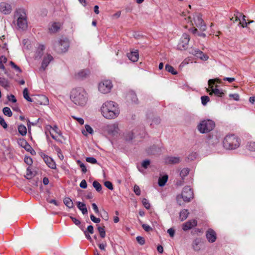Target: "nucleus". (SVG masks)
<instances>
[{
  "instance_id": "obj_52",
  "label": "nucleus",
  "mask_w": 255,
  "mask_h": 255,
  "mask_svg": "<svg viewBox=\"0 0 255 255\" xmlns=\"http://www.w3.org/2000/svg\"><path fill=\"white\" fill-rule=\"evenodd\" d=\"M133 191L136 195L139 196L140 194V189L138 186L135 185L133 187Z\"/></svg>"
},
{
  "instance_id": "obj_61",
  "label": "nucleus",
  "mask_w": 255,
  "mask_h": 255,
  "mask_svg": "<svg viewBox=\"0 0 255 255\" xmlns=\"http://www.w3.org/2000/svg\"><path fill=\"white\" fill-rule=\"evenodd\" d=\"M229 97L230 98H233L236 101H239V95L238 94H230Z\"/></svg>"
},
{
  "instance_id": "obj_27",
  "label": "nucleus",
  "mask_w": 255,
  "mask_h": 255,
  "mask_svg": "<svg viewBox=\"0 0 255 255\" xmlns=\"http://www.w3.org/2000/svg\"><path fill=\"white\" fill-rule=\"evenodd\" d=\"M189 215V212L187 209H183L181 210L179 214V218L181 221L186 220Z\"/></svg>"
},
{
  "instance_id": "obj_37",
  "label": "nucleus",
  "mask_w": 255,
  "mask_h": 255,
  "mask_svg": "<svg viewBox=\"0 0 255 255\" xmlns=\"http://www.w3.org/2000/svg\"><path fill=\"white\" fill-rule=\"evenodd\" d=\"M2 112L5 116H6L8 117H10L12 115V112L10 108L8 107H4L2 110Z\"/></svg>"
},
{
  "instance_id": "obj_31",
  "label": "nucleus",
  "mask_w": 255,
  "mask_h": 255,
  "mask_svg": "<svg viewBox=\"0 0 255 255\" xmlns=\"http://www.w3.org/2000/svg\"><path fill=\"white\" fill-rule=\"evenodd\" d=\"M159 149L155 145H153L147 150L148 154H155L158 152Z\"/></svg>"
},
{
  "instance_id": "obj_33",
  "label": "nucleus",
  "mask_w": 255,
  "mask_h": 255,
  "mask_svg": "<svg viewBox=\"0 0 255 255\" xmlns=\"http://www.w3.org/2000/svg\"><path fill=\"white\" fill-rule=\"evenodd\" d=\"M128 98L130 99L133 103H137L138 99L135 93L133 92H131L128 95Z\"/></svg>"
},
{
  "instance_id": "obj_34",
  "label": "nucleus",
  "mask_w": 255,
  "mask_h": 255,
  "mask_svg": "<svg viewBox=\"0 0 255 255\" xmlns=\"http://www.w3.org/2000/svg\"><path fill=\"white\" fill-rule=\"evenodd\" d=\"M23 96L25 100H26L27 101L30 102H32L33 98H31L28 96V92L27 88H25V89H24V90L23 91Z\"/></svg>"
},
{
  "instance_id": "obj_36",
  "label": "nucleus",
  "mask_w": 255,
  "mask_h": 255,
  "mask_svg": "<svg viewBox=\"0 0 255 255\" xmlns=\"http://www.w3.org/2000/svg\"><path fill=\"white\" fill-rule=\"evenodd\" d=\"M76 162L77 164L80 167L82 173H85L87 171V170L85 164L80 160H77Z\"/></svg>"
},
{
  "instance_id": "obj_63",
  "label": "nucleus",
  "mask_w": 255,
  "mask_h": 255,
  "mask_svg": "<svg viewBox=\"0 0 255 255\" xmlns=\"http://www.w3.org/2000/svg\"><path fill=\"white\" fill-rule=\"evenodd\" d=\"M167 233L171 237H173L175 235V230L173 228H170L167 230Z\"/></svg>"
},
{
  "instance_id": "obj_14",
  "label": "nucleus",
  "mask_w": 255,
  "mask_h": 255,
  "mask_svg": "<svg viewBox=\"0 0 255 255\" xmlns=\"http://www.w3.org/2000/svg\"><path fill=\"white\" fill-rule=\"evenodd\" d=\"M0 11L4 14H8L12 11V6L9 3L2 2L0 3Z\"/></svg>"
},
{
  "instance_id": "obj_58",
  "label": "nucleus",
  "mask_w": 255,
  "mask_h": 255,
  "mask_svg": "<svg viewBox=\"0 0 255 255\" xmlns=\"http://www.w3.org/2000/svg\"><path fill=\"white\" fill-rule=\"evenodd\" d=\"M142 227L146 232H149L152 230L151 227L147 224H143Z\"/></svg>"
},
{
  "instance_id": "obj_17",
  "label": "nucleus",
  "mask_w": 255,
  "mask_h": 255,
  "mask_svg": "<svg viewBox=\"0 0 255 255\" xmlns=\"http://www.w3.org/2000/svg\"><path fill=\"white\" fill-rule=\"evenodd\" d=\"M206 238L210 243H214L216 241L217 239L216 233V232L212 229H209L206 232Z\"/></svg>"
},
{
  "instance_id": "obj_23",
  "label": "nucleus",
  "mask_w": 255,
  "mask_h": 255,
  "mask_svg": "<svg viewBox=\"0 0 255 255\" xmlns=\"http://www.w3.org/2000/svg\"><path fill=\"white\" fill-rule=\"evenodd\" d=\"M61 26L59 22H54L51 26L49 28V30L51 33H55L59 30Z\"/></svg>"
},
{
  "instance_id": "obj_12",
  "label": "nucleus",
  "mask_w": 255,
  "mask_h": 255,
  "mask_svg": "<svg viewBox=\"0 0 255 255\" xmlns=\"http://www.w3.org/2000/svg\"><path fill=\"white\" fill-rule=\"evenodd\" d=\"M194 20L196 26L201 30L205 31L206 30V25L200 14H196L194 17Z\"/></svg>"
},
{
  "instance_id": "obj_15",
  "label": "nucleus",
  "mask_w": 255,
  "mask_h": 255,
  "mask_svg": "<svg viewBox=\"0 0 255 255\" xmlns=\"http://www.w3.org/2000/svg\"><path fill=\"white\" fill-rule=\"evenodd\" d=\"M235 16V21H239L240 24H241L243 27H246L248 25V23L246 20V16L243 15L242 13L237 12L234 14Z\"/></svg>"
},
{
  "instance_id": "obj_55",
  "label": "nucleus",
  "mask_w": 255,
  "mask_h": 255,
  "mask_svg": "<svg viewBox=\"0 0 255 255\" xmlns=\"http://www.w3.org/2000/svg\"><path fill=\"white\" fill-rule=\"evenodd\" d=\"M91 220L95 223H99L100 222V219L96 218L93 214L90 215Z\"/></svg>"
},
{
  "instance_id": "obj_22",
  "label": "nucleus",
  "mask_w": 255,
  "mask_h": 255,
  "mask_svg": "<svg viewBox=\"0 0 255 255\" xmlns=\"http://www.w3.org/2000/svg\"><path fill=\"white\" fill-rule=\"evenodd\" d=\"M127 56L128 59L132 62H136L139 58L138 52L137 50L135 51H131L127 54Z\"/></svg>"
},
{
  "instance_id": "obj_2",
  "label": "nucleus",
  "mask_w": 255,
  "mask_h": 255,
  "mask_svg": "<svg viewBox=\"0 0 255 255\" xmlns=\"http://www.w3.org/2000/svg\"><path fill=\"white\" fill-rule=\"evenodd\" d=\"M70 98L76 105L83 106L87 101V93L82 88L74 89L71 93Z\"/></svg>"
},
{
  "instance_id": "obj_48",
  "label": "nucleus",
  "mask_w": 255,
  "mask_h": 255,
  "mask_svg": "<svg viewBox=\"0 0 255 255\" xmlns=\"http://www.w3.org/2000/svg\"><path fill=\"white\" fill-rule=\"evenodd\" d=\"M18 144L22 147H24L28 142L23 138H20L18 140Z\"/></svg>"
},
{
  "instance_id": "obj_35",
  "label": "nucleus",
  "mask_w": 255,
  "mask_h": 255,
  "mask_svg": "<svg viewBox=\"0 0 255 255\" xmlns=\"http://www.w3.org/2000/svg\"><path fill=\"white\" fill-rule=\"evenodd\" d=\"M165 69L168 72L171 73L173 75H176L177 74V71L174 69V68L171 65L166 64L165 65Z\"/></svg>"
},
{
  "instance_id": "obj_41",
  "label": "nucleus",
  "mask_w": 255,
  "mask_h": 255,
  "mask_svg": "<svg viewBox=\"0 0 255 255\" xmlns=\"http://www.w3.org/2000/svg\"><path fill=\"white\" fill-rule=\"evenodd\" d=\"M247 147L251 151H255V142L251 141L248 142Z\"/></svg>"
},
{
  "instance_id": "obj_13",
  "label": "nucleus",
  "mask_w": 255,
  "mask_h": 255,
  "mask_svg": "<svg viewBox=\"0 0 255 255\" xmlns=\"http://www.w3.org/2000/svg\"><path fill=\"white\" fill-rule=\"evenodd\" d=\"M106 130L109 134L115 135L119 130L118 125L117 123L107 125L105 127Z\"/></svg>"
},
{
  "instance_id": "obj_60",
  "label": "nucleus",
  "mask_w": 255,
  "mask_h": 255,
  "mask_svg": "<svg viewBox=\"0 0 255 255\" xmlns=\"http://www.w3.org/2000/svg\"><path fill=\"white\" fill-rule=\"evenodd\" d=\"M80 187L82 188L85 189L87 187V182L85 180L83 179L80 184Z\"/></svg>"
},
{
  "instance_id": "obj_56",
  "label": "nucleus",
  "mask_w": 255,
  "mask_h": 255,
  "mask_svg": "<svg viewBox=\"0 0 255 255\" xmlns=\"http://www.w3.org/2000/svg\"><path fill=\"white\" fill-rule=\"evenodd\" d=\"M0 125L4 128H6L7 125L3 118L0 117Z\"/></svg>"
},
{
  "instance_id": "obj_29",
  "label": "nucleus",
  "mask_w": 255,
  "mask_h": 255,
  "mask_svg": "<svg viewBox=\"0 0 255 255\" xmlns=\"http://www.w3.org/2000/svg\"><path fill=\"white\" fill-rule=\"evenodd\" d=\"M193 248L195 251H199L201 246V241L200 239H197L194 241Z\"/></svg>"
},
{
  "instance_id": "obj_10",
  "label": "nucleus",
  "mask_w": 255,
  "mask_h": 255,
  "mask_svg": "<svg viewBox=\"0 0 255 255\" xmlns=\"http://www.w3.org/2000/svg\"><path fill=\"white\" fill-rule=\"evenodd\" d=\"M189 40V35L187 33H183L180 39V42L178 44V49L181 50L186 49L188 47Z\"/></svg>"
},
{
  "instance_id": "obj_16",
  "label": "nucleus",
  "mask_w": 255,
  "mask_h": 255,
  "mask_svg": "<svg viewBox=\"0 0 255 255\" xmlns=\"http://www.w3.org/2000/svg\"><path fill=\"white\" fill-rule=\"evenodd\" d=\"M41 157L43 158L44 162L49 167L51 168V169L56 168V164L52 158L45 154H42Z\"/></svg>"
},
{
  "instance_id": "obj_54",
  "label": "nucleus",
  "mask_w": 255,
  "mask_h": 255,
  "mask_svg": "<svg viewBox=\"0 0 255 255\" xmlns=\"http://www.w3.org/2000/svg\"><path fill=\"white\" fill-rule=\"evenodd\" d=\"M150 160H145L142 161L141 163L142 166L144 168H147L148 166L150 164Z\"/></svg>"
},
{
  "instance_id": "obj_7",
  "label": "nucleus",
  "mask_w": 255,
  "mask_h": 255,
  "mask_svg": "<svg viewBox=\"0 0 255 255\" xmlns=\"http://www.w3.org/2000/svg\"><path fill=\"white\" fill-rule=\"evenodd\" d=\"M113 87L110 80H105L99 83L98 86L99 91L103 94H107L110 92Z\"/></svg>"
},
{
  "instance_id": "obj_38",
  "label": "nucleus",
  "mask_w": 255,
  "mask_h": 255,
  "mask_svg": "<svg viewBox=\"0 0 255 255\" xmlns=\"http://www.w3.org/2000/svg\"><path fill=\"white\" fill-rule=\"evenodd\" d=\"M196 57L203 60H207L208 59V57L200 50L198 51Z\"/></svg>"
},
{
  "instance_id": "obj_39",
  "label": "nucleus",
  "mask_w": 255,
  "mask_h": 255,
  "mask_svg": "<svg viewBox=\"0 0 255 255\" xmlns=\"http://www.w3.org/2000/svg\"><path fill=\"white\" fill-rule=\"evenodd\" d=\"M190 169L188 168H185L183 169L180 173V175L181 178L183 179L185 176H186L189 173Z\"/></svg>"
},
{
  "instance_id": "obj_6",
  "label": "nucleus",
  "mask_w": 255,
  "mask_h": 255,
  "mask_svg": "<svg viewBox=\"0 0 255 255\" xmlns=\"http://www.w3.org/2000/svg\"><path fill=\"white\" fill-rule=\"evenodd\" d=\"M17 17V25L18 28L25 30L27 27V22L26 13L23 10L17 11L15 14Z\"/></svg>"
},
{
  "instance_id": "obj_20",
  "label": "nucleus",
  "mask_w": 255,
  "mask_h": 255,
  "mask_svg": "<svg viewBox=\"0 0 255 255\" xmlns=\"http://www.w3.org/2000/svg\"><path fill=\"white\" fill-rule=\"evenodd\" d=\"M181 160L179 157L168 156L165 158V162L167 164H175L180 162Z\"/></svg>"
},
{
  "instance_id": "obj_11",
  "label": "nucleus",
  "mask_w": 255,
  "mask_h": 255,
  "mask_svg": "<svg viewBox=\"0 0 255 255\" xmlns=\"http://www.w3.org/2000/svg\"><path fill=\"white\" fill-rule=\"evenodd\" d=\"M215 84V80L213 79H210L208 81V85L210 88L212 89L211 92L210 93V95L214 94L215 95L219 97H223L224 95V92L221 89L217 88V86H216L215 88H213V86Z\"/></svg>"
},
{
  "instance_id": "obj_21",
  "label": "nucleus",
  "mask_w": 255,
  "mask_h": 255,
  "mask_svg": "<svg viewBox=\"0 0 255 255\" xmlns=\"http://www.w3.org/2000/svg\"><path fill=\"white\" fill-rule=\"evenodd\" d=\"M90 71L88 69L81 70L76 74V77L79 79H84L90 75Z\"/></svg>"
},
{
  "instance_id": "obj_40",
  "label": "nucleus",
  "mask_w": 255,
  "mask_h": 255,
  "mask_svg": "<svg viewBox=\"0 0 255 255\" xmlns=\"http://www.w3.org/2000/svg\"><path fill=\"white\" fill-rule=\"evenodd\" d=\"M93 186L95 188L97 192H100L102 190L101 185L97 181H94L93 182Z\"/></svg>"
},
{
  "instance_id": "obj_24",
  "label": "nucleus",
  "mask_w": 255,
  "mask_h": 255,
  "mask_svg": "<svg viewBox=\"0 0 255 255\" xmlns=\"http://www.w3.org/2000/svg\"><path fill=\"white\" fill-rule=\"evenodd\" d=\"M123 137L126 141H130L134 137L133 132L132 131H127L124 133Z\"/></svg>"
},
{
  "instance_id": "obj_25",
  "label": "nucleus",
  "mask_w": 255,
  "mask_h": 255,
  "mask_svg": "<svg viewBox=\"0 0 255 255\" xmlns=\"http://www.w3.org/2000/svg\"><path fill=\"white\" fill-rule=\"evenodd\" d=\"M77 206L78 208L81 211L83 214H86L87 213L88 211L86 207L85 204L81 202H77Z\"/></svg>"
},
{
  "instance_id": "obj_8",
  "label": "nucleus",
  "mask_w": 255,
  "mask_h": 255,
  "mask_svg": "<svg viewBox=\"0 0 255 255\" xmlns=\"http://www.w3.org/2000/svg\"><path fill=\"white\" fill-rule=\"evenodd\" d=\"M58 52H65L68 50L69 42L67 39H60L55 46Z\"/></svg>"
},
{
  "instance_id": "obj_42",
  "label": "nucleus",
  "mask_w": 255,
  "mask_h": 255,
  "mask_svg": "<svg viewBox=\"0 0 255 255\" xmlns=\"http://www.w3.org/2000/svg\"><path fill=\"white\" fill-rule=\"evenodd\" d=\"M98 230L99 232L100 237L102 238H105L106 236V232H105V231L104 229V227H101L99 226L98 227Z\"/></svg>"
},
{
  "instance_id": "obj_19",
  "label": "nucleus",
  "mask_w": 255,
  "mask_h": 255,
  "mask_svg": "<svg viewBox=\"0 0 255 255\" xmlns=\"http://www.w3.org/2000/svg\"><path fill=\"white\" fill-rule=\"evenodd\" d=\"M53 59V57L50 54H47L46 56H45L42 60L40 69L43 71L45 70Z\"/></svg>"
},
{
  "instance_id": "obj_51",
  "label": "nucleus",
  "mask_w": 255,
  "mask_h": 255,
  "mask_svg": "<svg viewBox=\"0 0 255 255\" xmlns=\"http://www.w3.org/2000/svg\"><path fill=\"white\" fill-rule=\"evenodd\" d=\"M136 241L141 245H143L145 243V240L144 238L140 236L136 237Z\"/></svg>"
},
{
  "instance_id": "obj_5",
  "label": "nucleus",
  "mask_w": 255,
  "mask_h": 255,
  "mask_svg": "<svg viewBox=\"0 0 255 255\" xmlns=\"http://www.w3.org/2000/svg\"><path fill=\"white\" fill-rule=\"evenodd\" d=\"M193 198V192L192 189L189 186H185L184 187L182 194L177 196V201L178 203L181 205L182 203L181 199H183L185 202H190V200Z\"/></svg>"
},
{
  "instance_id": "obj_45",
  "label": "nucleus",
  "mask_w": 255,
  "mask_h": 255,
  "mask_svg": "<svg viewBox=\"0 0 255 255\" xmlns=\"http://www.w3.org/2000/svg\"><path fill=\"white\" fill-rule=\"evenodd\" d=\"M86 161L92 164H96L97 163L96 159L93 157H88L86 158Z\"/></svg>"
},
{
  "instance_id": "obj_44",
  "label": "nucleus",
  "mask_w": 255,
  "mask_h": 255,
  "mask_svg": "<svg viewBox=\"0 0 255 255\" xmlns=\"http://www.w3.org/2000/svg\"><path fill=\"white\" fill-rule=\"evenodd\" d=\"M201 102H202V104L205 106L207 104V103L210 100V98L208 96H202L201 98Z\"/></svg>"
},
{
  "instance_id": "obj_47",
  "label": "nucleus",
  "mask_w": 255,
  "mask_h": 255,
  "mask_svg": "<svg viewBox=\"0 0 255 255\" xmlns=\"http://www.w3.org/2000/svg\"><path fill=\"white\" fill-rule=\"evenodd\" d=\"M32 177V172L31 171V169L29 167H28L26 169V175L25 176V177L27 179H30Z\"/></svg>"
},
{
  "instance_id": "obj_59",
  "label": "nucleus",
  "mask_w": 255,
  "mask_h": 255,
  "mask_svg": "<svg viewBox=\"0 0 255 255\" xmlns=\"http://www.w3.org/2000/svg\"><path fill=\"white\" fill-rule=\"evenodd\" d=\"M85 128L87 132L90 134H92L93 132V130L92 128L89 125H86L85 126Z\"/></svg>"
},
{
  "instance_id": "obj_64",
  "label": "nucleus",
  "mask_w": 255,
  "mask_h": 255,
  "mask_svg": "<svg viewBox=\"0 0 255 255\" xmlns=\"http://www.w3.org/2000/svg\"><path fill=\"white\" fill-rule=\"evenodd\" d=\"M70 218L76 225L78 226L80 225L81 222L79 220L73 217H70Z\"/></svg>"
},
{
  "instance_id": "obj_1",
  "label": "nucleus",
  "mask_w": 255,
  "mask_h": 255,
  "mask_svg": "<svg viewBox=\"0 0 255 255\" xmlns=\"http://www.w3.org/2000/svg\"><path fill=\"white\" fill-rule=\"evenodd\" d=\"M101 111L102 115L107 119H115L120 114L118 105L111 101L104 103L101 108Z\"/></svg>"
},
{
  "instance_id": "obj_18",
  "label": "nucleus",
  "mask_w": 255,
  "mask_h": 255,
  "mask_svg": "<svg viewBox=\"0 0 255 255\" xmlns=\"http://www.w3.org/2000/svg\"><path fill=\"white\" fill-rule=\"evenodd\" d=\"M197 225V222L196 220H191L185 223L182 225V229L184 231H187L192 228L196 226Z\"/></svg>"
},
{
  "instance_id": "obj_3",
  "label": "nucleus",
  "mask_w": 255,
  "mask_h": 255,
  "mask_svg": "<svg viewBox=\"0 0 255 255\" xmlns=\"http://www.w3.org/2000/svg\"><path fill=\"white\" fill-rule=\"evenodd\" d=\"M240 139L234 134L227 135L223 141V145L227 149H235L240 145Z\"/></svg>"
},
{
  "instance_id": "obj_50",
  "label": "nucleus",
  "mask_w": 255,
  "mask_h": 255,
  "mask_svg": "<svg viewBox=\"0 0 255 255\" xmlns=\"http://www.w3.org/2000/svg\"><path fill=\"white\" fill-rule=\"evenodd\" d=\"M105 186L110 190H112L113 189V184L111 182L107 181L104 183Z\"/></svg>"
},
{
  "instance_id": "obj_30",
  "label": "nucleus",
  "mask_w": 255,
  "mask_h": 255,
  "mask_svg": "<svg viewBox=\"0 0 255 255\" xmlns=\"http://www.w3.org/2000/svg\"><path fill=\"white\" fill-rule=\"evenodd\" d=\"M0 85L5 89H7L9 87L8 81L1 77H0Z\"/></svg>"
},
{
  "instance_id": "obj_9",
  "label": "nucleus",
  "mask_w": 255,
  "mask_h": 255,
  "mask_svg": "<svg viewBox=\"0 0 255 255\" xmlns=\"http://www.w3.org/2000/svg\"><path fill=\"white\" fill-rule=\"evenodd\" d=\"M32 102L36 105H47L49 104V100L44 95H37L34 96Z\"/></svg>"
},
{
  "instance_id": "obj_43",
  "label": "nucleus",
  "mask_w": 255,
  "mask_h": 255,
  "mask_svg": "<svg viewBox=\"0 0 255 255\" xmlns=\"http://www.w3.org/2000/svg\"><path fill=\"white\" fill-rule=\"evenodd\" d=\"M45 49V46L43 45H40L37 49V56L41 57L43 54V50Z\"/></svg>"
},
{
  "instance_id": "obj_62",
  "label": "nucleus",
  "mask_w": 255,
  "mask_h": 255,
  "mask_svg": "<svg viewBox=\"0 0 255 255\" xmlns=\"http://www.w3.org/2000/svg\"><path fill=\"white\" fill-rule=\"evenodd\" d=\"M72 118L77 120V121L81 125L84 124V121L82 118H77L75 116H72Z\"/></svg>"
},
{
  "instance_id": "obj_32",
  "label": "nucleus",
  "mask_w": 255,
  "mask_h": 255,
  "mask_svg": "<svg viewBox=\"0 0 255 255\" xmlns=\"http://www.w3.org/2000/svg\"><path fill=\"white\" fill-rule=\"evenodd\" d=\"M18 130L19 134L22 136L26 135L27 133L26 128L25 126L23 125H20L18 126Z\"/></svg>"
},
{
  "instance_id": "obj_28",
  "label": "nucleus",
  "mask_w": 255,
  "mask_h": 255,
  "mask_svg": "<svg viewBox=\"0 0 255 255\" xmlns=\"http://www.w3.org/2000/svg\"><path fill=\"white\" fill-rule=\"evenodd\" d=\"M168 176L167 175H165L158 179V185L159 186H163L165 185L167 181Z\"/></svg>"
},
{
  "instance_id": "obj_53",
  "label": "nucleus",
  "mask_w": 255,
  "mask_h": 255,
  "mask_svg": "<svg viewBox=\"0 0 255 255\" xmlns=\"http://www.w3.org/2000/svg\"><path fill=\"white\" fill-rule=\"evenodd\" d=\"M10 65L13 68H14L17 72H19V73H21V70L20 69V68L17 66L15 64V63L14 62H13L12 61H10Z\"/></svg>"
},
{
  "instance_id": "obj_57",
  "label": "nucleus",
  "mask_w": 255,
  "mask_h": 255,
  "mask_svg": "<svg viewBox=\"0 0 255 255\" xmlns=\"http://www.w3.org/2000/svg\"><path fill=\"white\" fill-rule=\"evenodd\" d=\"M23 148L28 152L30 151H32L34 154L36 153L35 151L33 149L32 147L28 143H27Z\"/></svg>"
},
{
  "instance_id": "obj_4",
  "label": "nucleus",
  "mask_w": 255,
  "mask_h": 255,
  "mask_svg": "<svg viewBox=\"0 0 255 255\" xmlns=\"http://www.w3.org/2000/svg\"><path fill=\"white\" fill-rule=\"evenodd\" d=\"M215 127V123L211 120H204L199 124L198 130L201 133H206L212 130Z\"/></svg>"
},
{
  "instance_id": "obj_49",
  "label": "nucleus",
  "mask_w": 255,
  "mask_h": 255,
  "mask_svg": "<svg viewBox=\"0 0 255 255\" xmlns=\"http://www.w3.org/2000/svg\"><path fill=\"white\" fill-rule=\"evenodd\" d=\"M24 162L27 165H30L32 164V159L29 156H25L24 157Z\"/></svg>"
},
{
  "instance_id": "obj_26",
  "label": "nucleus",
  "mask_w": 255,
  "mask_h": 255,
  "mask_svg": "<svg viewBox=\"0 0 255 255\" xmlns=\"http://www.w3.org/2000/svg\"><path fill=\"white\" fill-rule=\"evenodd\" d=\"M63 203L69 209H72L74 207L72 200L69 197H65L63 199Z\"/></svg>"
},
{
  "instance_id": "obj_46",
  "label": "nucleus",
  "mask_w": 255,
  "mask_h": 255,
  "mask_svg": "<svg viewBox=\"0 0 255 255\" xmlns=\"http://www.w3.org/2000/svg\"><path fill=\"white\" fill-rule=\"evenodd\" d=\"M142 203L144 206V207L147 209H149L150 208V205L148 202V201L145 199V198H143L142 199Z\"/></svg>"
}]
</instances>
